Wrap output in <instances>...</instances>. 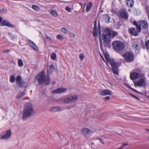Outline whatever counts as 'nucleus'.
<instances>
[{
	"label": "nucleus",
	"mask_w": 149,
	"mask_h": 149,
	"mask_svg": "<svg viewBox=\"0 0 149 149\" xmlns=\"http://www.w3.org/2000/svg\"><path fill=\"white\" fill-rule=\"evenodd\" d=\"M0 26H7L10 28L14 27V26L13 24L6 20H3L2 22L0 23Z\"/></svg>",
	"instance_id": "2eb2a0df"
},
{
	"label": "nucleus",
	"mask_w": 149,
	"mask_h": 149,
	"mask_svg": "<svg viewBox=\"0 0 149 149\" xmlns=\"http://www.w3.org/2000/svg\"><path fill=\"white\" fill-rule=\"evenodd\" d=\"M12 132L11 130H8L3 132V134L1 136V139H2L8 140L11 137Z\"/></svg>",
	"instance_id": "1a4fd4ad"
},
{
	"label": "nucleus",
	"mask_w": 149,
	"mask_h": 149,
	"mask_svg": "<svg viewBox=\"0 0 149 149\" xmlns=\"http://www.w3.org/2000/svg\"><path fill=\"white\" fill-rule=\"evenodd\" d=\"M133 24L136 26V27H137L139 32L141 31V27H142L143 29H145L148 26V24L147 22L143 20L140 21L138 23L136 21H134L133 22Z\"/></svg>",
	"instance_id": "39448f33"
},
{
	"label": "nucleus",
	"mask_w": 149,
	"mask_h": 149,
	"mask_svg": "<svg viewBox=\"0 0 149 149\" xmlns=\"http://www.w3.org/2000/svg\"><path fill=\"white\" fill-rule=\"evenodd\" d=\"M50 56L51 58L54 60H55L56 59V54L54 52H53L51 54Z\"/></svg>",
	"instance_id": "473e14b6"
},
{
	"label": "nucleus",
	"mask_w": 149,
	"mask_h": 149,
	"mask_svg": "<svg viewBox=\"0 0 149 149\" xmlns=\"http://www.w3.org/2000/svg\"><path fill=\"white\" fill-rule=\"evenodd\" d=\"M118 16L120 19L123 18L127 19L128 15L127 13L124 10H121L118 12Z\"/></svg>",
	"instance_id": "4468645a"
},
{
	"label": "nucleus",
	"mask_w": 149,
	"mask_h": 149,
	"mask_svg": "<svg viewBox=\"0 0 149 149\" xmlns=\"http://www.w3.org/2000/svg\"><path fill=\"white\" fill-rule=\"evenodd\" d=\"M129 31L132 35L136 36L138 35V33L139 31H138L137 28L135 29L133 28H132L129 29Z\"/></svg>",
	"instance_id": "f3484780"
},
{
	"label": "nucleus",
	"mask_w": 149,
	"mask_h": 149,
	"mask_svg": "<svg viewBox=\"0 0 149 149\" xmlns=\"http://www.w3.org/2000/svg\"><path fill=\"white\" fill-rule=\"evenodd\" d=\"M101 31H99V34H100V33H101Z\"/></svg>",
	"instance_id": "864d4df0"
},
{
	"label": "nucleus",
	"mask_w": 149,
	"mask_h": 149,
	"mask_svg": "<svg viewBox=\"0 0 149 149\" xmlns=\"http://www.w3.org/2000/svg\"><path fill=\"white\" fill-rule=\"evenodd\" d=\"M62 109L61 107H54L50 108L49 111L50 112H56L61 111Z\"/></svg>",
	"instance_id": "412c9836"
},
{
	"label": "nucleus",
	"mask_w": 149,
	"mask_h": 149,
	"mask_svg": "<svg viewBox=\"0 0 149 149\" xmlns=\"http://www.w3.org/2000/svg\"><path fill=\"white\" fill-rule=\"evenodd\" d=\"M103 34L101 36H100V39H103L104 40V43L106 44H108L110 42L109 36L107 34Z\"/></svg>",
	"instance_id": "dca6fc26"
},
{
	"label": "nucleus",
	"mask_w": 149,
	"mask_h": 149,
	"mask_svg": "<svg viewBox=\"0 0 149 149\" xmlns=\"http://www.w3.org/2000/svg\"><path fill=\"white\" fill-rule=\"evenodd\" d=\"M9 52V49H7L6 50V52Z\"/></svg>",
	"instance_id": "3c124183"
},
{
	"label": "nucleus",
	"mask_w": 149,
	"mask_h": 149,
	"mask_svg": "<svg viewBox=\"0 0 149 149\" xmlns=\"http://www.w3.org/2000/svg\"><path fill=\"white\" fill-rule=\"evenodd\" d=\"M127 145V143H123L122 146L119 148L118 149H121L123 148L124 147Z\"/></svg>",
	"instance_id": "a19ab883"
},
{
	"label": "nucleus",
	"mask_w": 149,
	"mask_h": 149,
	"mask_svg": "<svg viewBox=\"0 0 149 149\" xmlns=\"http://www.w3.org/2000/svg\"><path fill=\"white\" fill-rule=\"evenodd\" d=\"M34 113L35 110L32 104L30 102L26 103L24 105L22 112V120H26L33 115Z\"/></svg>",
	"instance_id": "f257e3e1"
},
{
	"label": "nucleus",
	"mask_w": 149,
	"mask_h": 149,
	"mask_svg": "<svg viewBox=\"0 0 149 149\" xmlns=\"http://www.w3.org/2000/svg\"><path fill=\"white\" fill-rule=\"evenodd\" d=\"M3 18L2 17H0V23H1L3 20Z\"/></svg>",
	"instance_id": "49530a36"
},
{
	"label": "nucleus",
	"mask_w": 149,
	"mask_h": 149,
	"mask_svg": "<svg viewBox=\"0 0 149 149\" xmlns=\"http://www.w3.org/2000/svg\"><path fill=\"white\" fill-rule=\"evenodd\" d=\"M18 64L20 67H22L23 66L24 63L22 59H19L17 61Z\"/></svg>",
	"instance_id": "cd10ccee"
},
{
	"label": "nucleus",
	"mask_w": 149,
	"mask_h": 149,
	"mask_svg": "<svg viewBox=\"0 0 149 149\" xmlns=\"http://www.w3.org/2000/svg\"><path fill=\"white\" fill-rule=\"evenodd\" d=\"M146 10L147 13L148 15L149 18V7H147L146 8Z\"/></svg>",
	"instance_id": "c03bdc74"
},
{
	"label": "nucleus",
	"mask_w": 149,
	"mask_h": 149,
	"mask_svg": "<svg viewBox=\"0 0 149 149\" xmlns=\"http://www.w3.org/2000/svg\"><path fill=\"white\" fill-rule=\"evenodd\" d=\"M61 31L64 33H66L67 32L68 30L66 29L65 27H62L61 29Z\"/></svg>",
	"instance_id": "e433bc0d"
},
{
	"label": "nucleus",
	"mask_w": 149,
	"mask_h": 149,
	"mask_svg": "<svg viewBox=\"0 0 149 149\" xmlns=\"http://www.w3.org/2000/svg\"><path fill=\"white\" fill-rule=\"evenodd\" d=\"M146 130L149 133V129H146Z\"/></svg>",
	"instance_id": "8fccbe9b"
},
{
	"label": "nucleus",
	"mask_w": 149,
	"mask_h": 149,
	"mask_svg": "<svg viewBox=\"0 0 149 149\" xmlns=\"http://www.w3.org/2000/svg\"><path fill=\"white\" fill-rule=\"evenodd\" d=\"M55 68L54 66L53 65H50L49 68L47 70L48 73H51L54 70Z\"/></svg>",
	"instance_id": "b1692460"
},
{
	"label": "nucleus",
	"mask_w": 149,
	"mask_h": 149,
	"mask_svg": "<svg viewBox=\"0 0 149 149\" xmlns=\"http://www.w3.org/2000/svg\"><path fill=\"white\" fill-rule=\"evenodd\" d=\"M11 38L12 39H15V37L14 36H12V37H11Z\"/></svg>",
	"instance_id": "09e8293b"
},
{
	"label": "nucleus",
	"mask_w": 149,
	"mask_h": 149,
	"mask_svg": "<svg viewBox=\"0 0 149 149\" xmlns=\"http://www.w3.org/2000/svg\"><path fill=\"white\" fill-rule=\"evenodd\" d=\"M104 32L110 37H114L118 35L117 32L113 31L109 29H106L104 31Z\"/></svg>",
	"instance_id": "9b49d317"
},
{
	"label": "nucleus",
	"mask_w": 149,
	"mask_h": 149,
	"mask_svg": "<svg viewBox=\"0 0 149 149\" xmlns=\"http://www.w3.org/2000/svg\"><path fill=\"white\" fill-rule=\"evenodd\" d=\"M25 93L23 92H22L19 93L17 95V97L18 99H19L23 97L25 95Z\"/></svg>",
	"instance_id": "bb28decb"
},
{
	"label": "nucleus",
	"mask_w": 149,
	"mask_h": 149,
	"mask_svg": "<svg viewBox=\"0 0 149 149\" xmlns=\"http://www.w3.org/2000/svg\"><path fill=\"white\" fill-rule=\"evenodd\" d=\"M80 5L81 6H82V3H80Z\"/></svg>",
	"instance_id": "6e6d98bb"
},
{
	"label": "nucleus",
	"mask_w": 149,
	"mask_h": 149,
	"mask_svg": "<svg viewBox=\"0 0 149 149\" xmlns=\"http://www.w3.org/2000/svg\"><path fill=\"white\" fill-rule=\"evenodd\" d=\"M145 45L147 49H149V40L145 43Z\"/></svg>",
	"instance_id": "58836bf2"
},
{
	"label": "nucleus",
	"mask_w": 149,
	"mask_h": 149,
	"mask_svg": "<svg viewBox=\"0 0 149 149\" xmlns=\"http://www.w3.org/2000/svg\"><path fill=\"white\" fill-rule=\"evenodd\" d=\"M56 38L57 39L61 40H63L65 38L64 37L60 34L57 35Z\"/></svg>",
	"instance_id": "2f4dec72"
},
{
	"label": "nucleus",
	"mask_w": 149,
	"mask_h": 149,
	"mask_svg": "<svg viewBox=\"0 0 149 149\" xmlns=\"http://www.w3.org/2000/svg\"><path fill=\"white\" fill-rule=\"evenodd\" d=\"M65 9L68 12H71V9L70 7H66Z\"/></svg>",
	"instance_id": "79ce46f5"
},
{
	"label": "nucleus",
	"mask_w": 149,
	"mask_h": 149,
	"mask_svg": "<svg viewBox=\"0 0 149 149\" xmlns=\"http://www.w3.org/2000/svg\"><path fill=\"white\" fill-rule=\"evenodd\" d=\"M67 90L66 88H60L52 91L51 93L54 94L61 93L66 92Z\"/></svg>",
	"instance_id": "ddd939ff"
},
{
	"label": "nucleus",
	"mask_w": 149,
	"mask_h": 149,
	"mask_svg": "<svg viewBox=\"0 0 149 149\" xmlns=\"http://www.w3.org/2000/svg\"><path fill=\"white\" fill-rule=\"evenodd\" d=\"M112 46L114 51L116 52H120L124 49L125 45L123 42L120 41L116 40L113 42Z\"/></svg>",
	"instance_id": "20e7f679"
},
{
	"label": "nucleus",
	"mask_w": 149,
	"mask_h": 149,
	"mask_svg": "<svg viewBox=\"0 0 149 149\" xmlns=\"http://www.w3.org/2000/svg\"><path fill=\"white\" fill-rule=\"evenodd\" d=\"M92 7V2H90L87 4L86 7V10L87 12L89 11L91 9Z\"/></svg>",
	"instance_id": "393cba45"
},
{
	"label": "nucleus",
	"mask_w": 149,
	"mask_h": 149,
	"mask_svg": "<svg viewBox=\"0 0 149 149\" xmlns=\"http://www.w3.org/2000/svg\"><path fill=\"white\" fill-rule=\"evenodd\" d=\"M28 43L30 46L34 50L37 51L38 48L36 44L33 41L30 40H28Z\"/></svg>",
	"instance_id": "6ab92c4d"
},
{
	"label": "nucleus",
	"mask_w": 149,
	"mask_h": 149,
	"mask_svg": "<svg viewBox=\"0 0 149 149\" xmlns=\"http://www.w3.org/2000/svg\"><path fill=\"white\" fill-rule=\"evenodd\" d=\"M132 47L135 50H138L139 49V47L137 44L135 42H132Z\"/></svg>",
	"instance_id": "7c9ffc66"
},
{
	"label": "nucleus",
	"mask_w": 149,
	"mask_h": 149,
	"mask_svg": "<svg viewBox=\"0 0 149 149\" xmlns=\"http://www.w3.org/2000/svg\"><path fill=\"white\" fill-rule=\"evenodd\" d=\"M51 13L52 15L55 17H57L58 15L57 12L54 10H52L51 11Z\"/></svg>",
	"instance_id": "c85d7f7f"
},
{
	"label": "nucleus",
	"mask_w": 149,
	"mask_h": 149,
	"mask_svg": "<svg viewBox=\"0 0 149 149\" xmlns=\"http://www.w3.org/2000/svg\"><path fill=\"white\" fill-rule=\"evenodd\" d=\"M32 8L34 10L36 11H38L40 10V8L38 6L36 5H33Z\"/></svg>",
	"instance_id": "72a5a7b5"
},
{
	"label": "nucleus",
	"mask_w": 149,
	"mask_h": 149,
	"mask_svg": "<svg viewBox=\"0 0 149 149\" xmlns=\"http://www.w3.org/2000/svg\"><path fill=\"white\" fill-rule=\"evenodd\" d=\"M104 55L105 57V59L107 61L106 63L102 56L100 54V56L103 59L104 61L106 63L107 65L108 64H110L112 68V70L114 74L118 75V67L117 66V63H115L113 60L110 58L109 55L107 52H104Z\"/></svg>",
	"instance_id": "f03ea898"
},
{
	"label": "nucleus",
	"mask_w": 149,
	"mask_h": 149,
	"mask_svg": "<svg viewBox=\"0 0 149 149\" xmlns=\"http://www.w3.org/2000/svg\"><path fill=\"white\" fill-rule=\"evenodd\" d=\"M124 58L128 62L132 61L134 59L133 54L130 52H127L122 55Z\"/></svg>",
	"instance_id": "6e6552de"
},
{
	"label": "nucleus",
	"mask_w": 149,
	"mask_h": 149,
	"mask_svg": "<svg viewBox=\"0 0 149 149\" xmlns=\"http://www.w3.org/2000/svg\"><path fill=\"white\" fill-rule=\"evenodd\" d=\"M78 99V96L76 95H70L64 99V102L66 103L71 104L76 102Z\"/></svg>",
	"instance_id": "423d86ee"
},
{
	"label": "nucleus",
	"mask_w": 149,
	"mask_h": 149,
	"mask_svg": "<svg viewBox=\"0 0 149 149\" xmlns=\"http://www.w3.org/2000/svg\"><path fill=\"white\" fill-rule=\"evenodd\" d=\"M71 35L73 37H75V34L74 33H71Z\"/></svg>",
	"instance_id": "de8ad7c7"
},
{
	"label": "nucleus",
	"mask_w": 149,
	"mask_h": 149,
	"mask_svg": "<svg viewBox=\"0 0 149 149\" xmlns=\"http://www.w3.org/2000/svg\"><path fill=\"white\" fill-rule=\"evenodd\" d=\"M16 83L19 86H22L24 84V82L22 79L21 77L20 76L18 75L16 77Z\"/></svg>",
	"instance_id": "aec40b11"
},
{
	"label": "nucleus",
	"mask_w": 149,
	"mask_h": 149,
	"mask_svg": "<svg viewBox=\"0 0 149 149\" xmlns=\"http://www.w3.org/2000/svg\"><path fill=\"white\" fill-rule=\"evenodd\" d=\"M142 77V75L136 72L130 73V78L132 80H134Z\"/></svg>",
	"instance_id": "f8f14e48"
},
{
	"label": "nucleus",
	"mask_w": 149,
	"mask_h": 149,
	"mask_svg": "<svg viewBox=\"0 0 149 149\" xmlns=\"http://www.w3.org/2000/svg\"><path fill=\"white\" fill-rule=\"evenodd\" d=\"M81 132L86 138H88L89 137L88 135L92 134L93 131L88 128H84L81 130Z\"/></svg>",
	"instance_id": "9d476101"
},
{
	"label": "nucleus",
	"mask_w": 149,
	"mask_h": 149,
	"mask_svg": "<svg viewBox=\"0 0 149 149\" xmlns=\"http://www.w3.org/2000/svg\"><path fill=\"white\" fill-rule=\"evenodd\" d=\"M148 97L149 98V96H148Z\"/></svg>",
	"instance_id": "4d7b16f0"
},
{
	"label": "nucleus",
	"mask_w": 149,
	"mask_h": 149,
	"mask_svg": "<svg viewBox=\"0 0 149 149\" xmlns=\"http://www.w3.org/2000/svg\"><path fill=\"white\" fill-rule=\"evenodd\" d=\"M79 57L81 60H83L84 57V54L82 53L80 54L79 56Z\"/></svg>",
	"instance_id": "4c0bfd02"
},
{
	"label": "nucleus",
	"mask_w": 149,
	"mask_h": 149,
	"mask_svg": "<svg viewBox=\"0 0 149 149\" xmlns=\"http://www.w3.org/2000/svg\"><path fill=\"white\" fill-rule=\"evenodd\" d=\"M126 5L129 7H132L134 4L133 0H127Z\"/></svg>",
	"instance_id": "4be33fe9"
},
{
	"label": "nucleus",
	"mask_w": 149,
	"mask_h": 149,
	"mask_svg": "<svg viewBox=\"0 0 149 149\" xmlns=\"http://www.w3.org/2000/svg\"><path fill=\"white\" fill-rule=\"evenodd\" d=\"M98 32L97 30V27L95 25L93 29V34L94 36L96 37L97 35Z\"/></svg>",
	"instance_id": "a878e982"
},
{
	"label": "nucleus",
	"mask_w": 149,
	"mask_h": 149,
	"mask_svg": "<svg viewBox=\"0 0 149 149\" xmlns=\"http://www.w3.org/2000/svg\"><path fill=\"white\" fill-rule=\"evenodd\" d=\"M110 98V97L109 96H107L103 98V100L104 101H107L109 100Z\"/></svg>",
	"instance_id": "37998d69"
},
{
	"label": "nucleus",
	"mask_w": 149,
	"mask_h": 149,
	"mask_svg": "<svg viewBox=\"0 0 149 149\" xmlns=\"http://www.w3.org/2000/svg\"><path fill=\"white\" fill-rule=\"evenodd\" d=\"M96 139V137H94L92 139L89 141V144L90 146H93L94 144V142L93 141Z\"/></svg>",
	"instance_id": "c756f323"
},
{
	"label": "nucleus",
	"mask_w": 149,
	"mask_h": 149,
	"mask_svg": "<svg viewBox=\"0 0 149 149\" xmlns=\"http://www.w3.org/2000/svg\"><path fill=\"white\" fill-rule=\"evenodd\" d=\"M146 84V78H144L140 79L134 82V86L136 87L139 86H145Z\"/></svg>",
	"instance_id": "0eeeda50"
},
{
	"label": "nucleus",
	"mask_w": 149,
	"mask_h": 149,
	"mask_svg": "<svg viewBox=\"0 0 149 149\" xmlns=\"http://www.w3.org/2000/svg\"><path fill=\"white\" fill-rule=\"evenodd\" d=\"M103 18L106 22L108 23L109 22L110 18L108 15H104L103 16Z\"/></svg>",
	"instance_id": "5701e85b"
},
{
	"label": "nucleus",
	"mask_w": 149,
	"mask_h": 149,
	"mask_svg": "<svg viewBox=\"0 0 149 149\" xmlns=\"http://www.w3.org/2000/svg\"><path fill=\"white\" fill-rule=\"evenodd\" d=\"M10 81L12 83H13L15 82V78L14 76L12 75L10 77Z\"/></svg>",
	"instance_id": "c9c22d12"
},
{
	"label": "nucleus",
	"mask_w": 149,
	"mask_h": 149,
	"mask_svg": "<svg viewBox=\"0 0 149 149\" xmlns=\"http://www.w3.org/2000/svg\"><path fill=\"white\" fill-rule=\"evenodd\" d=\"M132 95V96H134V97H136V98H137V97L136 96H134V95Z\"/></svg>",
	"instance_id": "603ef678"
},
{
	"label": "nucleus",
	"mask_w": 149,
	"mask_h": 149,
	"mask_svg": "<svg viewBox=\"0 0 149 149\" xmlns=\"http://www.w3.org/2000/svg\"><path fill=\"white\" fill-rule=\"evenodd\" d=\"M7 12V10L6 9L3 8L0 10V12L2 13L6 14Z\"/></svg>",
	"instance_id": "f704fd0d"
},
{
	"label": "nucleus",
	"mask_w": 149,
	"mask_h": 149,
	"mask_svg": "<svg viewBox=\"0 0 149 149\" xmlns=\"http://www.w3.org/2000/svg\"><path fill=\"white\" fill-rule=\"evenodd\" d=\"M96 139H98L99 140H100V142L102 143V144H104V142L103 141V139H101V138H96Z\"/></svg>",
	"instance_id": "ea45409f"
},
{
	"label": "nucleus",
	"mask_w": 149,
	"mask_h": 149,
	"mask_svg": "<svg viewBox=\"0 0 149 149\" xmlns=\"http://www.w3.org/2000/svg\"><path fill=\"white\" fill-rule=\"evenodd\" d=\"M100 94L102 96H105L108 95H112V93L111 90L106 89L101 91L100 92Z\"/></svg>",
	"instance_id": "a211bd4d"
},
{
	"label": "nucleus",
	"mask_w": 149,
	"mask_h": 149,
	"mask_svg": "<svg viewBox=\"0 0 149 149\" xmlns=\"http://www.w3.org/2000/svg\"><path fill=\"white\" fill-rule=\"evenodd\" d=\"M36 79L40 84L45 83L47 84L49 82V76L47 75L45 76L43 71L38 74L36 77Z\"/></svg>",
	"instance_id": "7ed1b4c3"
},
{
	"label": "nucleus",
	"mask_w": 149,
	"mask_h": 149,
	"mask_svg": "<svg viewBox=\"0 0 149 149\" xmlns=\"http://www.w3.org/2000/svg\"><path fill=\"white\" fill-rule=\"evenodd\" d=\"M86 3H85V4H84V7H85V6H86Z\"/></svg>",
	"instance_id": "5fc2aeb1"
},
{
	"label": "nucleus",
	"mask_w": 149,
	"mask_h": 149,
	"mask_svg": "<svg viewBox=\"0 0 149 149\" xmlns=\"http://www.w3.org/2000/svg\"><path fill=\"white\" fill-rule=\"evenodd\" d=\"M128 87L129 88H130L131 89H132V91H136V90L135 89H133V88H131V87H130V86H128Z\"/></svg>",
	"instance_id": "a18cd8bd"
}]
</instances>
